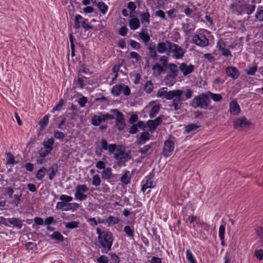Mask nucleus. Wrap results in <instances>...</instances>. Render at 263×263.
Here are the masks:
<instances>
[{"instance_id": "1", "label": "nucleus", "mask_w": 263, "mask_h": 263, "mask_svg": "<svg viewBox=\"0 0 263 263\" xmlns=\"http://www.w3.org/2000/svg\"><path fill=\"white\" fill-rule=\"evenodd\" d=\"M114 240L113 234L109 231L100 238H98V241L96 243V245L101 249L103 253L106 254L111 250Z\"/></svg>"}, {"instance_id": "63", "label": "nucleus", "mask_w": 263, "mask_h": 263, "mask_svg": "<svg viewBox=\"0 0 263 263\" xmlns=\"http://www.w3.org/2000/svg\"><path fill=\"white\" fill-rule=\"evenodd\" d=\"M60 199L63 202H65L67 203H69V202L71 201L73 199L72 197L66 195H62L60 196Z\"/></svg>"}, {"instance_id": "32", "label": "nucleus", "mask_w": 263, "mask_h": 263, "mask_svg": "<svg viewBox=\"0 0 263 263\" xmlns=\"http://www.w3.org/2000/svg\"><path fill=\"white\" fill-rule=\"evenodd\" d=\"M160 109V105H156L153 106L149 112V116L151 118H154L156 114H158Z\"/></svg>"}, {"instance_id": "54", "label": "nucleus", "mask_w": 263, "mask_h": 263, "mask_svg": "<svg viewBox=\"0 0 263 263\" xmlns=\"http://www.w3.org/2000/svg\"><path fill=\"white\" fill-rule=\"evenodd\" d=\"M167 87H162L160 88L157 93V97H160L162 98H165V96L166 93L167 92Z\"/></svg>"}, {"instance_id": "43", "label": "nucleus", "mask_w": 263, "mask_h": 263, "mask_svg": "<svg viewBox=\"0 0 263 263\" xmlns=\"http://www.w3.org/2000/svg\"><path fill=\"white\" fill-rule=\"evenodd\" d=\"M246 4L241 5H237L235 6V10L236 11L238 15H242L246 13Z\"/></svg>"}, {"instance_id": "37", "label": "nucleus", "mask_w": 263, "mask_h": 263, "mask_svg": "<svg viewBox=\"0 0 263 263\" xmlns=\"http://www.w3.org/2000/svg\"><path fill=\"white\" fill-rule=\"evenodd\" d=\"M217 47L218 48L219 50H221L222 51V55L226 57H227L228 56L232 57V54H231V51L229 49L226 48L225 47L222 48L221 46L220 43L219 42H218L217 43Z\"/></svg>"}, {"instance_id": "20", "label": "nucleus", "mask_w": 263, "mask_h": 263, "mask_svg": "<svg viewBox=\"0 0 263 263\" xmlns=\"http://www.w3.org/2000/svg\"><path fill=\"white\" fill-rule=\"evenodd\" d=\"M183 94L182 90L180 89H175L174 90H171L167 91L165 94V98L166 100H171L173 99L174 98H175L176 96H179L180 95H182Z\"/></svg>"}, {"instance_id": "12", "label": "nucleus", "mask_w": 263, "mask_h": 263, "mask_svg": "<svg viewBox=\"0 0 263 263\" xmlns=\"http://www.w3.org/2000/svg\"><path fill=\"white\" fill-rule=\"evenodd\" d=\"M166 68H169L170 73L165 77L164 80H168L169 78L175 79L178 76L179 71L176 64L170 63Z\"/></svg>"}, {"instance_id": "6", "label": "nucleus", "mask_w": 263, "mask_h": 263, "mask_svg": "<svg viewBox=\"0 0 263 263\" xmlns=\"http://www.w3.org/2000/svg\"><path fill=\"white\" fill-rule=\"evenodd\" d=\"M89 190L88 187L86 184H79L76 187V192L74 193L75 198L83 201L86 199L87 196L84 194V192H87Z\"/></svg>"}, {"instance_id": "10", "label": "nucleus", "mask_w": 263, "mask_h": 263, "mask_svg": "<svg viewBox=\"0 0 263 263\" xmlns=\"http://www.w3.org/2000/svg\"><path fill=\"white\" fill-rule=\"evenodd\" d=\"M164 119V115H160L155 120H149L146 122V125L148 126L150 130L153 132V130H155L157 126L161 125L163 122V120Z\"/></svg>"}, {"instance_id": "23", "label": "nucleus", "mask_w": 263, "mask_h": 263, "mask_svg": "<svg viewBox=\"0 0 263 263\" xmlns=\"http://www.w3.org/2000/svg\"><path fill=\"white\" fill-rule=\"evenodd\" d=\"M157 49L159 53H163L166 52L167 54L168 48L166 41L165 42H162L158 43L157 44Z\"/></svg>"}, {"instance_id": "9", "label": "nucleus", "mask_w": 263, "mask_h": 263, "mask_svg": "<svg viewBox=\"0 0 263 263\" xmlns=\"http://www.w3.org/2000/svg\"><path fill=\"white\" fill-rule=\"evenodd\" d=\"M192 40L194 43L200 47H205L209 44L208 39L204 35L202 34H195Z\"/></svg>"}, {"instance_id": "21", "label": "nucleus", "mask_w": 263, "mask_h": 263, "mask_svg": "<svg viewBox=\"0 0 263 263\" xmlns=\"http://www.w3.org/2000/svg\"><path fill=\"white\" fill-rule=\"evenodd\" d=\"M49 170L50 172L49 174L48 177L50 180H52L54 178L57 172L59 171V165L57 163H53L49 167Z\"/></svg>"}, {"instance_id": "44", "label": "nucleus", "mask_w": 263, "mask_h": 263, "mask_svg": "<svg viewBox=\"0 0 263 263\" xmlns=\"http://www.w3.org/2000/svg\"><path fill=\"white\" fill-rule=\"evenodd\" d=\"M97 6L100 11L103 14H105L108 10V6L102 2H98Z\"/></svg>"}, {"instance_id": "46", "label": "nucleus", "mask_w": 263, "mask_h": 263, "mask_svg": "<svg viewBox=\"0 0 263 263\" xmlns=\"http://www.w3.org/2000/svg\"><path fill=\"white\" fill-rule=\"evenodd\" d=\"M154 89L153 84L152 81H148L146 82L144 86V90L147 93H151Z\"/></svg>"}, {"instance_id": "27", "label": "nucleus", "mask_w": 263, "mask_h": 263, "mask_svg": "<svg viewBox=\"0 0 263 263\" xmlns=\"http://www.w3.org/2000/svg\"><path fill=\"white\" fill-rule=\"evenodd\" d=\"M153 144V143L151 142V144L144 146L143 148L139 150V152L141 154V155H144L151 154L153 152V150L152 149V145Z\"/></svg>"}, {"instance_id": "4", "label": "nucleus", "mask_w": 263, "mask_h": 263, "mask_svg": "<svg viewBox=\"0 0 263 263\" xmlns=\"http://www.w3.org/2000/svg\"><path fill=\"white\" fill-rule=\"evenodd\" d=\"M166 43L168 45V55L171 52H173L174 57L176 59H180L183 58L185 52V50H183L178 45L171 42L170 41L166 40Z\"/></svg>"}, {"instance_id": "38", "label": "nucleus", "mask_w": 263, "mask_h": 263, "mask_svg": "<svg viewBox=\"0 0 263 263\" xmlns=\"http://www.w3.org/2000/svg\"><path fill=\"white\" fill-rule=\"evenodd\" d=\"M124 232L126 235L130 238L134 239V231L129 226H126L124 228Z\"/></svg>"}, {"instance_id": "30", "label": "nucleus", "mask_w": 263, "mask_h": 263, "mask_svg": "<svg viewBox=\"0 0 263 263\" xmlns=\"http://www.w3.org/2000/svg\"><path fill=\"white\" fill-rule=\"evenodd\" d=\"M70 203H67L63 201L58 202L56 205V208L58 210L62 211H69Z\"/></svg>"}, {"instance_id": "11", "label": "nucleus", "mask_w": 263, "mask_h": 263, "mask_svg": "<svg viewBox=\"0 0 263 263\" xmlns=\"http://www.w3.org/2000/svg\"><path fill=\"white\" fill-rule=\"evenodd\" d=\"M154 174L152 173L147 175L146 178V182L142 186L141 191L144 193L147 189H152L156 186V182L153 181Z\"/></svg>"}, {"instance_id": "59", "label": "nucleus", "mask_w": 263, "mask_h": 263, "mask_svg": "<svg viewBox=\"0 0 263 263\" xmlns=\"http://www.w3.org/2000/svg\"><path fill=\"white\" fill-rule=\"evenodd\" d=\"M101 116L103 122H106L108 120H112L115 119V115L113 114L112 115L108 113L105 114H101Z\"/></svg>"}, {"instance_id": "22", "label": "nucleus", "mask_w": 263, "mask_h": 263, "mask_svg": "<svg viewBox=\"0 0 263 263\" xmlns=\"http://www.w3.org/2000/svg\"><path fill=\"white\" fill-rule=\"evenodd\" d=\"M150 138V135L148 132H143L141 134L140 137L137 140V143L138 145H142L145 143Z\"/></svg>"}, {"instance_id": "47", "label": "nucleus", "mask_w": 263, "mask_h": 263, "mask_svg": "<svg viewBox=\"0 0 263 263\" xmlns=\"http://www.w3.org/2000/svg\"><path fill=\"white\" fill-rule=\"evenodd\" d=\"M186 259L190 263H197L196 259L193 256L190 250H187L186 252Z\"/></svg>"}, {"instance_id": "24", "label": "nucleus", "mask_w": 263, "mask_h": 263, "mask_svg": "<svg viewBox=\"0 0 263 263\" xmlns=\"http://www.w3.org/2000/svg\"><path fill=\"white\" fill-rule=\"evenodd\" d=\"M8 221L10 224L20 229L23 227V221L18 218H8Z\"/></svg>"}, {"instance_id": "55", "label": "nucleus", "mask_w": 263, "mask_h": 263, "mask_svg": "<svg viewBox=\"0 0 263 263\" xmlns=\"http://www.w3.org/2000/svg\"><path fill=\"white\" fill-rule=\"evenodd\" d=\"M129 42L130 45L134 49L138 50L141 48V44L133 40H129Z\"/></svg>"}, {"instance_id": "49", "label": "nucleus", "mask_w": 263, "mask_h": 263, "mask_svg": "<svg viewBox=\"0 0 263 263\" xmlns=\"http://www.w3.org/2000/svg\"><path fill=\"white\" fill-rule=\"evenodd\" d=\"M139 37L144 42L145 45L149 41L150 37L147 33L141 32L139 34Z\"/></svg>"}, {"instance_id": "39", "label": "nucleus", "mask_w": 263, "mask_h": 263, "mask_svg": "<svg viewBox=\"0 0 263 263\" xmlns=\"http://www.w3.org/2000/svg\"><path fill=\"white\" fill-rule=\"evenodd\" d=\"M200 126V125H197L195 123H192L185 126V132L187 133H190L192 132L195 131Z\"/></svg>"}, {"instance_id": "35", "label": "nucleus", "mask_w": 263, "mask_h": 263, "mask_svg": "<svg viewBox=\"0 0 263 263\" xmlns=\"http://www.w3.org/2000/svg\"><path fill=\"white\" fill-rule=\"evenodd\" d=\"M49 115H45L39 122V124L40 126L41 129H45L48 125L49 122Z\"/></svg>"}, {"instance_id": "34", "label": "nucleus", "mask_w": 263, "mask_h": 263, "mask_svg": "<svg viewBox=\"0 0 263 263\" xmlns=\"http://www.w3.org/2000/svg\"><path fill=\"white\" fill-rule=\"evenodd\" d=\"M102 122L103 120L101 115L100 116L95 115L91 119V124L95 126L100 125Z\"/></svg>"}, {"instance_id": "58", "label": "nucleus", "mask_w": 263, "mask_h": 263, "mask_svg": "<svg viewBox=\"0 0 263 263\" xmlns=\"http://www.w3.org/2000/svg\"><path fill=\"white\" fill-rule=\"evenodd\" d=\"M257 66L255 64L253 67H250L248 70H246V72L248 75L254 76L257 71Z\"/></svg>"}, {"instance_id": "29", "label": "nucleus", "mask_w": 263, "mask_h": 263, "mask_svg": "<svg viewBox=\"0 0 263 263\" xmlns=\"http://www.w3.org/2000/svg\"><path fill=\"white\" fill-rule=\"evenodd\" d=\"M131 180V176L130 173L128 171H125L124 172V174L121 177V181L122 183L127 185L130 182Z\"/></svg>"}, {"instance_id": "52", "label": "nucleus", "mask_w": 263, "mask_h": 263, "mask_svg": "<svg viewBox=\"0 0 263 263\" xmlns=\"http://www.w3.org/2000/svg\"><path fill=\"white\" fill-rule=\"evenodd\" d=\"M256 6L255 5L246 4V13L248 15L251 14L254 11Z\"/></svg>"}, {"instance_id": "60", "label": "nucleus", "mask_w": 263, "mask_h": 263, "mask_svg": "<svg viewBox=\"0 0 263 263\" xmlns=\"http://www.w3.org/2000/svg\"><path fill=\"white\" fill-rule=\"evenodd\" d=\"M254 256L259 260H262L263 259V250H256L254 252Z\"/></svg>"}, {"instance_id": "48", "label": "nucleus", "mask_w": 263, "mask_h": 263, "mask_svg": "<svg viewBox=\"0 0 263 263\" xmlns=\"http://www.w3.org/2000/svg\"><path fill=\"white\" fill-rule=\"evenodd\" d=\"M109 255L110 257V263H119L120 261V257L116 255L115 253L111 252L109 253Z\"/></svg>"}, {"instance_id": "45", "label": "nucleus", "mask_w": 263, "mask_h": 263, "mask_svg": "<svg viewBox=\"0 0 263 263\" xmlns=\"http://www.w3.org/2000/svg\"><path fill=\"white\" fill-rule=\"evenodd\" d=\"M51 237L53 239L58 240L60 241H63L64 240V236L59 231L54 232L51 235Z\"/></svg>"}, {"instance_id": "5", "label": "nucleus", "mask_w": 263, "mask_h": 263, "mask_svg": "<svg viewBox=\"0 0 263 263\" xmlns=\"http://www.w3.org/2000/svg\"><path fill=\"white\" fill-rule=\"evenodd\" d=\"M110 112L116 116V127L120 131L125 129L126 123L123 114L118 109H111Z\"/></svg>"}, {"instance_id": "42", "label": "nucleus", "mask_w": 263, "mask_h": 263, "mask_svg": "<svg viewBox=\"0 0 263 263\" xmlns=\"http://www.w3.org/2000/svg\"><path fill=\"white\" fill-rule=\"evenodd\" d=\"M79 221H72L65 223V228L68 229H77L79 227Z\"/></svg>"}, {"instance_id": "8", "label": "nucleus", "mask_w": 263, "mask_h": 263, "mask_svg": "<svg viewBox=\"0 0 263 263\" xmlns=\"http://www.w3.org/2000/svg\"><path fill=\"white\" fill-rule=\"evenodd\" d=\"M175 148V143L174 142L170 140H167L164 142L163 147V152L162 154L165 157H168L170 156Z\"/></svg>"}, {"instance_id": "64", "label": "nucleus", "mask_w": 263, "mask_h": 263, "mask_svg": "<svg viewBox=\"0 0 263 263\" xmlns=\"http://www.w3.org/2000/svg\"><path fill=\"white\" fill-rule=\"evenodd\" d=\"M97 260L99 263H108L109 261L108 257L104 255H101Z\"/></svg>"}, {"instance_id": "16", "label": "nucleus", "mask_w": 263, "mask_h": 263, "mask_svg": "<svg viewBox=\"0 0 263 263\" xmlns=\"http://www.w3.org/2000/svg\"><path fill=\"white\" fill-rule=\"evenodd\" d=\"M226 72L228 77L234 80L237 79L240 74L238 69L233 66L227 67L226 69Z\"/></svg>"}, {"instance_id": "19", "label": "nucleus", "mask_w": 263, "mask_h": 263, "mask_svg": "<svg viewBox=\"0 0 263 263\" xmlns=\"http://www.w3.org/2000/svg\"><path fill=\"white\" fill-rule=\"evenodd\" d=\"M230 112L233 115H238L240 112V107L236 101L233 100L230 103Z\"/></svg>"}, {"instance_id": "40", "label": "nucleus", "mask_w": 263, "mask_h": 263, "mask_svg": "<svg viewBox=\"0 0 263 263\" xmlns=\"http://www.w3.org/2000/svg\"><path fill=\"white\" fill-rule=\"evenodd\" d=\"M187 219L189 221L190 224H192L193 222H196V223L197 224H200V225L204 224V222H201L200 221V218L199 217H197V216H194L193 215H190L188 217Z\"/></svg>"}, {"instance_id": "13", "label": "nucleus", "mask_w": 263, "mask_h": 263, "mask_svg": "<svg viewBox=\"0 0 263 263\" xmlns=\"http://www.w3.org/2000/svg\"><path fill=\"white\" fill-rule=\"evenodd\" d=\"M114 158L116 160V164L121 167L126 166V163L132 158V156L130 154L128 155L127 157L124 155L119 156V155L114 154Z\"/></svg>"}, {"instance_id": "3", "label": "nucleus", "mask_w": 263, "mask_h": 263, "mask_svg": "<svg viewBox=\"0 0 263 263\" xmlns=\"http://www.w3.org/2000/svg\"><path fill=\"white\" fill-rule=\"evenodd\" d=\"M160 61L162 63V65H160L158 63H156L152 67V70L153 71V74L156 77L160 76L161 73L166 72V68L169 65L168 63V57L165 55H163L159 59Z\"/></svg>"}, {"instance_id": "53", "label": "nucleus", "mask_w": 263, "mask_h": 263, "mask_svg": "<svg viewBox=\"0 0 263 263\" xmlns=\"http://www.w3.org/2000/svg\"><path fill=\"white\" fill-rule=\"evenodd\" d=\"M130 57L128 58L129 59H135L136 60V62L137 63H139L141 61V56L136 52L132 51L129 53Z\"/></svg>"}, {"instance_id": "26", "label": "nucleus", "mask_w": 263, "mask_h": 263, "mask_svg": "<svg viewBox=\"0 0 263 263\" xmlns=\"http://www.w3.org/2000/svg\"><path fill=\"white\" fill-rule=\"evenodd\" d=\"M124 86V84H117L113 86L111 90V93L115 96H119L120 95Z\"/></svg>"}, {"instance_id": "25", "label": "nucleus", "mask_w": 263, "mask_h": 263, "mask_svg": "<svg viewBox=\"0 0 263 263\" xmlns=\"http://www.w3.org/2000/svg\"><path fill=\"white\" fill-rule=\"evenodd\" d=\"M129 25L132 30H136L140 27V24L138 17H131Z\"/></svg>"}, {"instance_id": "41", "label": "nucleus", "mask_w": 263, "mask_h": 263, "mask_svg": "<svg viewBox=\"0 0 263 263\" xmlns=\"http://www.w3.org/2000/svg\"><path fill=\"white\" fill-rule=\"evenodd\" d=\"M127 7L130 12L129 16H136L134 14V12L137 8L135 3L134 2H130L127 4Z\"/></svg>"}, {"instance_id": "15", "label": "nucleus", "mask_w": 263, "mask_h": 263, "mask_svg": "<svg viewBox=\"0 0 263 263\" xmlns=\"http://www.w3.org/2000/svg\"><path fill=\"white\" fill-rule=\"evenodd\" d=\"M195 66L192 64L187 65L185 63H182L179 65V69L184 76H186L194 71Z\"/></svg>"}, {"instance_id": "7", "label": "nucleus", "mask_w": 263, "mask_h": 263, "mask_svg": "<svg viewBox=\"0 0 263 263\" xmlns=\"http://www.w3.org/2000/svg\"><path fill=\"white\" fill-rule=\"evenodd\" d=\"M252 125V122L247 119L246 117L243 116L237 118L233 122V127L235 129L248 128Z\"/></svg>"}, {"instance_id": "50", "label": "nucleus", "mask_w": 263, "mask_h": 263, "mask_svg": "<svg viewBox=\"0 0 263 263\" xmlns=\"http://www.w3.org/2000/svg\"><path fill=\"white\" fill-rule=\"evenodd\" d=\"M209 93L211 98L215 102L220 101L222 99V97L220 94L214 93L210 91H209Z\"/></svg>"}, {"instance_id": "62", "label": "nucleus", "mask_w": 263, "mask_h": 263, "mask_svg": "<svg viewBox=\"0 0 263 263\" xmlns=\"http://www.w3.org/2000/svg\"><path fill=\"white\" fill-rule=\"evenodd\" d=\"M54 137L63 141L65 137V134L62 132L57 131L54 132Z\"/></svg>"}, {"instance_id": "2", "label": "nucleus", "mask_w": 263, "mask_h": 263, "mask_svg": "<svg viewBox=\"0 0 263 263\" xmlns=\"http://www.w3.org/2000/svg\"><path fill=\"white\" fill-rule=\"evenodd\" d=\"M210 103L211 101L208 94L202 93L194 98L190 103V105L194 108L200 107L206 109L209 106Z\"/></svg>"}, {"instance_id": "17", "label": "nucleus", "mask_w": 263, "mask_h": 263, "mask_svg": "<svg viewBox=\"0 0 263 263\" xmlns=\"http://www.w3.org/2000/svg\"><path fill=\"white\" fill-rule=\"evenodd\" d=\"M156 48V45L153 42L150 43L149 46L147 47L149 51L146 53V55L149 56V58L152 59L154 61H157L158 59V55Z\"/></svg>"}, {"instance_id": "14", "label": "nucleus", "mask_w": 263, "mask_h": 263, "mask_svg": "<svg viewBox=\"0 0 263 263\" xmlns=\"http://www.w3.org/2000/svg\"><path fill=\"white\" fill-rule=\"evenodd\" d=\"M92 22H97L98 24L89 23L87 22V20L85 19L82 22V26L85 30H88L90 29H100L101 23L100 20H97L95 19H92Z\"/></svg>"}, {"instance_id": "28", "label": "nucleus", "mask_w": 263, "mask_h": 263, "mask_svg": "<svg viewBox=\"0 0 263 263\" xmlns=\"http://www.w3.org/2000/svg\"><path fill=\"white\" fill-rule=\"evenodd\" d=\"M51 148L49 146L45 145V147L43 148H41L39 151V154L40 157L45 158L49 154H50L51 152Z\"/></svg>"}, {"instance_id": "51", "label": "nucleus", "mask_w": 263, "mask_h": 263, "mask_svg": "<svg viewBox=\"0 0 263 263\" xmlns=\"http://www.w3.org/2000/svg\"><path fill=\"white\" fill-rule=\"evenodd\" d=\"M184 29V31L186 34L191 33V31L194 30V26L191 23H187L185 26H184L183 27Z\"/></svg>"}, {"instance_id": "18", "label": "nucleus", "mask_w": 263, "mask_h": 263, "mask_svg": "<svg viewBox=\"0 0 263 263\" xmlns=\"http://www.w3.org/2000/svg\"><path fill=\"white\" fill-rule=\"evenodd\" d=\"M134 14L139 15V16H151L145 5L139 4L137 10H135Z\"/></svg>"}, {"instance_id": "57", "label": "nucleus", "mask_w": 263, "mask_h": 263, "mask_svg": "<svg viewBox=\"0 0 263 263\" xmlns=\"http://www.w3.org/2000/svg\"><path fill=\"white\" fill-rule=\"evenodd\" d=\"M101 180L98 175H95L92 177V183L95 186H98L100 185Z\"/></svg>"}, {"instance_id": "33", "label": "nucleus", "mask_w": 263, "mask_h": 263, "mask_svg": "<svg viewBox=\"0 0 263 263\" xmlns=\"http://www.w3.org/2000/svg\"><path fill=\"white\" fill-rule=\"evenodd\" d=\"M120 219L112 215L109 216L106 219V222L109 226L114 225L119 222Z\"/></svg>"}, {"instance_id": "31", "label": "nucleus", "mask_w": 263, "mask_h": 263, "mask_svg": "<svg viewBox=\"0 0 263 263\" xmlns=\"http://www.w3.org/2000/svg\"><path fill=\"white\" fill-rule=\"evenodd\" d=\"M112 175V170L110 167H107L101 173L102 178L103 180L109 179Z\"/></svg>"}, {"instance_id": "36", "label": "nucleus", "mask_w": 263, "mask_h": 263, "mask_svg": "<svg viewBox=\"0 0 263 263\" xmlns=\"http://www.w3.org/2000/svg\"><path fill=\"white\" fill-rule=\"evenodd\" d=\"M48 171V169L45 167H42L40 168L35 175V177L39 180H42L45 175V172Z\"/></svg>"}, {"instance_id": "61", "label": "nucleus", "mask_w": 263, "mask_h": 263, "mask_svg": "<svg viewBox=\"0 0 263 263\" xmlns=\"http://www.w3.org/2000/svg\"><path fill=\"white\" fill-rule=\"evenodd\" d=\"M8 160L7 163L10 164H14L16 163L17 162L15 160L13 155L11 153H7Z\"/></svg>"}, {"instance_id": "56", "label": "nucleus", "mask_w": 263, "mask_h": 263, "mask_svg": "<svg viewBox=\"0 0 263 263\" xmlns=\"http://www.w3.org/2000/svg\"><path fill=\"white\" fill-rule=\"evenodd\" d=\"M64 104V100L61 99L58 103L53 107L51 112L53 113L55 111H60Z\"/></svg>"}]
</instances>
